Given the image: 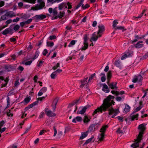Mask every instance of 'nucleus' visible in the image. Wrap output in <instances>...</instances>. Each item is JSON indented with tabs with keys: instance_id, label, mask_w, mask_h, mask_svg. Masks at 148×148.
I'll use <instances>...</instances> for the list:
<instances>
[{
	"instance_id": "nucleus-52",
	"label": "nucleus",
	"mask_w": 148,
	"mask_h": 148,
	"mask_svg": "<svg viewBox=\"0 0 148 148\" xmlns=\"http://www.w3.org/2000/svg\"><path fill=\"white\" fill-rule=\"evenodd\" d=\"M32 61V60L26 62L24 64L26 65H29L31 64Z\"/></svg>"
},
{
	"instance_id": "nucleus-20",
	"label": "nucleus",
	"mask_w": 148,
	"mask_h": 148,
	"mask_svg": "<svg viewBox=\"0 0 148 148\" xmlns=\"http://www.w3.org/2000/svg\"><path fill=\"white\" fill-rule=\"evenodd\" d=\"M39 53L40 52L38 51L37 50L36 51L34 55V56L32 58L33 60H35L38 58L39 55Z\"/></svg>"
},
{
	"instance_id": "nucleus-55",
	"label": "nucleus",
	"mask_w": 148,
	"mask_h": 148,
	"mask_svg": "<svg viewBox=\"0 0 148 148\" xmlns=\"http://www.w3.org/2000/svg\"><path fill=\"white\" fill-rule=\"evenodd\" d=\"M98 38V36L96 37H92L91 38V39L94 41H96Z\"/></svg>"
},
{
	"instance_id": "nucleus-12",
	"label": "nucleus",
	"mask_w": 148,
	"mask_h": 148,
	"mask_svg": "<svg viewBox=\"0 0 148 148\" xmlns=\"http://www.w3.org/2000/svg\"><path fill=\"white\" fill-rule=\"evenodd\" d=\"M88 108H89V106H85L83 108L82 110L79 111H77V113L78 114H83L85 112L86 110Z\"/></svg>"
},
{
	"instance_id": "nucleus-56",
	"label": "nucleus",
	"mask_w": 148,
	"mask_h": 148,
	"mask_svg": "<svg viewBox=\"0 0 148 148\" xmlns=\"http://www.w3.org/2000/svg\"><path fill=\"white\" fill-rule=\"evenodd\" d=\"M5 70L7 71H10V68L9 67V66H5Z\"/></svg>"
},
{
	"instance_id": "nucleus-9",
	"label": "nucleus",
	"mask_w": 148,
	"mask_h": 148,
	"mask_svg": "<svg viewBox=\"0 0 148 148\" xmlns=\"http://www.w3.org/2000/svg\"><path fill=\"white\" fill-rule=\"evenodd\" d=\"M45 6V3L44 2L40 3L39 5L36 4L35 7V10H38L42 9Z\"/></svg>"
},
{
	"instance_id": "nucleus-60",
	"label": "nucleus",
	"mask_w": 148,
	"mask_h": 148,
	"mask_svg": "<svg viewBox=\"0 0 148 148\" xmlns=\"http://www.w3.org/2000/svg\"><path fill=\"white\" fill-rule=\"evenodd\" d=\"M95 73H94L92 74L91 75L90 77L89 78L88 81L89 82L90 80L92 79H93V78L95 76Z\"/></svg>"
},
{
	"instance_id": "nucleus-8",
	"label": "nucleus",
	"mask_w": 148,
	"mask_h": 148,
	"mask_svg": "<svg viewBox=\"0 0 148 148\" xmlns=\"http://www.w3.org/2000/svg\"><path fill=\"white\" fill-rule=\"evenodd\" d=\"M143 77L140 75L136 76L132 79V82L134 83H136L137 81L140 82L143 79Z\"/></svg>"
},
{
	"instance_id": "nucleus-11",
	"label": "nucleus",
	"mask_w": 148,
	"mask_h": 148,
	"mask_svg": "<svg viewBox=\"0 0 148 148\" xmlns=\"http://www.w3.org/2000/svg\"><path fill=\"white\" fill-rule=\"evenodd\" d=\"M99 30L97 33V34H99L104 32L105 29L104 26L103 25H99L98 26Z\"/></svg>"
},
{
	"instance_id": "nucleus-29",
	"label": "nucleus",
	"mask_w": 148,
	"mask_h": 148,
	"mask_svg": "<svg viewBox=\"0 0 148 148\" xmlns=\"http://www.w3.org/2000/svg\"><path fill=\"white\" fill-rule=\"evenodd\" d=\"M112 77L111 72V71H109L107 75V80H110Z\"/></svg>"
},
{
	"instance_id": "nucleus-19",
	"label": "nucleus",
	"mask_w": 148,
	"mask_h": 148,
	"mask_svg": "<svg viewBox=\"0 0 148 148\" xmlns=\"http://www.w3.org/2000/svg\"><path fill=\"white\" fill-rule=\"evenodd\" d=\"M114 65L116 66L120 67L121 66V62L119 60L116 61L114 63Z\"/></svg>"
},
{
	"instance_id": "nucleus-64",
	"label": "nucleus",
	"mask_w": 148,
	"mask_h": 148,
	"mask_svg": "<svg viewBox=\"0 0 148 148\" xmlns=\"http://www.w3.org/2000/svg\"><path fill=\"white\" fill-rule=\"evenodd\" d=\"M12 22V20L11 19H9L7 20L5 23L6 24L8 25L10 23Z\"/></svg>"
},
{
	"instance_id": "nucleus-46",
	"label": "nucleus",
	"mask_w": 148,
	"mask_h": 148,
	"mask_svg": "<svg viewBox=\"0 0 148 148\" xmlns=\"http://www.w3.org/2000/svg\"><path fill=\"white\" fill-rule=\"evenodd\" d=\"M9 33L7 29H5L2 32V34L4 35H6Z\"/></svg>"
},
{
	"instance_id": "nucleus-4",
	"label": "nucleus",
	"mask_w": 148,
	"mask_h": 148,
	"mask_svg": "<svg viewBox=\"0 0 148 148\" xmlns=\"http://www.w3.org/2000/svg\"><path fill=\"white\" fill-rule=\"evenodd\" d=\"M10 16L11 17L15 16L16 15L13 12L10 11L9 12H6L4 15L2 16L1 17V19L2 20H5L7 19V17Z\"/></svg>"
},
{
	"instance_id": "nucleus-33",
	"label": "nucleus",
	"mask_w": 148,
	"mask_h": 148,
	"mask_svg": "<svg viewBox=\"0 0 148 148\" xmlns=\"http://www.w3.org/2000/svg\"><path fill=\"white\" fill-rule=\"evenodd\" d=\"M57 73L56 72L54 71L53 72L51 75V78L52 79H54L55 78V77L56 76Z\"/></svg>"
},
{
	"instance_id": "nucleus-47",
	"label": "nucleus",
	"mask_w": 148,
	"mask_h": 148,
	"mask_svg": "<svg viewBox=\"0 0 148 148\" xmlns=\"http://www.w3.org/2000/svg\"><path fill=\"white\" fill-rule=\"evenodd\" d=\"M52 12L53 13V15L54 16L56 15L58 13L57 11L56 8L53 9Z\"/></svg>"
},
{
	"instance_id": "nucleus-14",
	"label": "nucleus",
	"mask_w": 148,
	"mask_h": 148,
	"mask_svg": "<svg viewBox=\"0 0 148 148\" xmlns=\"http://www.w3.org/2000/svg\"><path fill=\"white\" fill-rule=\"evenodd\" d=\"M117 83L116 82L114 83L112 82L109 85V87L112 89H117V87L116 86Z\"/></svg>"
},
{
	"instance_id": "nucleus-24",
	"label": "nucleus",
	"mask_w": 148,
	"mask_h": 148,
	"mask_svg": "<svg viewBox=\"0 0 148 148\" xmlns=\"http://www.w3.org/2000/svg\"><path fill=\"white\" fill-rule=\"evenodd\" d=\"M94 137L93 136H92L90 138H89L86 141L85 143L83 145H84L87 144L90 142L93 139Z\"/></svg>"
},
{
	"instance_id": "nucleus-18",
	"label": "nucleus",
	"mask_w": 148,
	"mask_h": 148,
	"mask_svg": "<svg viewBox=\"0 0 148 148\" xmlns=\"http://www.w3.org/2000/svg\"><path fill=\"white\" fill-rule=\"evenodd\" d=\"M88 131L84 132L82 134L81 136L80 137V139H83L84 138L86 137L88 134Z\"/></svg>"
},
{
	"instance_id": "nucleus-6",
	"label": "nucleus",
	"mask_w": 148,
	"mask_h": 148,
	"mask_svg": "<svg viewBox=\"0 0 148 148\" xmlns=\"http://www.w3.org/2000/svg\"><path fill=\"white\" fill-rule=\"evenodd\" d=\"M100 125V124L99 123H94L91 125L89 127L88 131H92L93 130H94L97 129L98 127Z\"/></svg>"
},
{
	"instance_id": "nucleus-25",
	"label": "nucleus",
	"mask_w": 148,
	"mask_h": 148,
	"mask_svg": "<svg viewBox=\"0 0 148 148\" xmlns=\"http://www.w3.org/2000/svg\"><path fill=\"white\" fill-rule=\"evenodd\" d=\"M130 109V106L126 104L125 106V108L124 109V111L126 112H127L129 111Z\"/></svg>"
},
{
	"instance_id": "nucleus-26",
	"label": "nucleus",
	"mask_w": 148,
	"mask_h": 148,
	"mask_svg": "<svg viewBox=\"0 0 148 148\" xmlns=\"http://www.w3.org/2000/svg\"><path fill=\"white\" fill-rule=\"evenodd\" d=\"M145 11L146 10H143V12L140 14L138 16H137V17H134V18H141L142 16L143 15H146V14H144V13H145Z\"/></svg>"
},
{
	"instance_id": "nucleus-15",
	"label": "nucleus",
	"mask_w": 148,
	"mask_h": 148,
	"mask_svg": "<svg viewBox=\"0 0 148 148\" xmlns=\"http://www.w3.org/2000/svg\"><path fill=\"white\" fill-rule=\"evenodd\" d=\"M46 114L48 116L54 117L56 116L55 113L53 112L51 110H48V112H46Z\"/></svg>"
},
{
	"instance_id": "nucleus-41",
	"label": "nucleus",
	"mask_w": 148,
	"mask_h": 148,
	"mask_svg": "<svg viewBox=\"0 0 148 148\" xmlns=\"http://www.w3.org/2000/svg\"><path fill=\"white\" fill-rule=\"evenodd\" d=\"M89 7V5L88 4H86L85 5L83 4L82 5V7L84 9H86Z\"/></svg>"
},
{
	"instance_id": "nucleus-51",
	"label": "nucleus",
	"mask_w": 148,
	"mask_h": 148,
	"mask_svg": "<svg viewBox=\"0 0 148 148\" xmlns=\"http://www.w3.org/2000/svg\"><path fill=\"white\" fill-rule=\"evenodd\" d=\"M67 5L68 6V7L67 8L68 9H71L72 8V5L69 2H67Z\"/></svg>"
},
{
	"instance_id": "nucleus-42",
	"label": "nucleus",
	"mask_w": 148,
	"mask_h": 148,
	"mask_svg": "<svg viewBox=\"0 0 148 148\" xmlns=\"http://www.w3.org/2000/svg\"><path fill=\"white\" fill-rule=\"evenodd\" d=\"M60 66V64L59 63H58L56 66H54L53 67L52 69L55 70L56 69L58 68Z\"/></svg>"
},
{
	"instance_id": "nucleus-45",
	"label": "nucleus",
	"mask_w": 148,
	"mask_h": 148,
	"mask_svg": "<svg viewBox=\"0 0 148 148\" xmlns=\"http://www.w3.org/2000/svg\"><path fill=\"white\" fill-rule=\"evenodd\" d=\"M4 81L5 82V83L4 84H3L1 85V88H3V87H4L6 86L7 85V84L8 83V80H4Z\"/></svg>"
},
{
	"instance_id": "nucleus-3",
	"label": "nucleus",
	"mask_w": 148,
	"mask_h": 148,
	"mask_svg": "<svg viewBox=\"0 0 148 148\" xmlns=\"http://www.w3.org/2000/svg\"><path fill=\"white\" fill-rule=\"evenodd\" d=\"M84 37L83 38L84 41L83 44L84 45L81 49L82 51L85 50L87 49L88 47V41L89 38L88 36V35L86 34L84 35Z\"/></svg>"
},
{
	"instance_id": "nucleus-57",
	"label": "nucleus",
	"mask_w": 148,
	"mask_h": 148,
	"mask_svg": "<svg viewBox=\"0 0 148 148\" xmlns=\"http://www.w3.org/2000/svg\"><path fill=\"white\" fill-rule=\"evenodd\" d=\"M26 24H27V23L25 21L22 22L20 23V25L21 27H23Z\"/></svg>"
},
{
	"instance_id": "nucleus-54",
	"label": "nucleus",
	"mask_w": 148,
	"mask_h": 148,
	"mask_svg": "<svg viewBox=\"0 0 148 148\" xmlns=\"http://www.w3.org/2000/svg\"><path fill=\"white\" fill-rule=\"evenodd\" d=\"M53 129L54 130V134L53 135V136H55L57 134V131L56 128V127L55 126H53Z\"/></svg>"
},
{
	"instance_id": "nucleus-35",
	"label": "nucleus",
	"mask_w": 148,
	"mask_h": 148,
	"mask_svg": "<svg viewBox=\"0 0 148 148\" xmlns=\"http://www.w3.org/2000/svg\"><path fill=\"white\" fill-rule=\"evenodd\" d=\"M30 99L31 98L30 97H26L24 99V101L26 104H27L30 101Z\"/></svg>"
},
{
	"instance_id": "nucleus-22",
	"label": "nucleus",
	"mask_w": 148,
	"mask_h": 148,
	"mask_svg": "<svg viewBox=\"0 0 148 148\" xmlns=\"http://www.w3.org/2000/svg\"><path fill=\"white\" fill-rule=\"evenodd\" d=\"M13 25H11L10 27L7 28L10 34L12 35L13 33Z\"/></svg>"
},
{
	"instance_id": "nucleus-31",
	"label": "nucleus",
	"mask_w": 148,
	"mask_h": 148,
	"mask_svg": "<svg viewBox=\"0 0 148 148\" xmlns=\"http://www.w3.org/2000/svg\"><path fill=\"white\" fill-rule=\"evenodd\" d=\"M65 14V12L64 11L60 12L58 15L59 17V18H61L64 16Z\"/></svg>"
},
{
	"instance_id": "nucleus-48",
	"label": "nucleus",
	"mask_w": 148,
	"mask_h": 148,
	"mask_svg": "<svg viewBox=\"0 0 148 148\" xmlns=\"http://www.w3.org/2000/svg\"><path fill=\"white\" fill-rule=\"evenodd\" d=\"M143 46V44H138L137 45V43L136 45V48H140L142 47Z\"/></svg>"
},
{
	"instance_id": "nucleus-13",
	"label": "nucleus",
	"mask_w": 148,
	"mask_h": 148,
	"mask_svg": "<svg viewBox=\"0 0 148 148\" xmlns=\"http://www.w3.org/2000/svg\"><path fill=\"white\" fill-rule=\"evenodd\" d=\"M102 90L106 93H108L110 91L108 86L105 84H103V88Z\"/></svg>"
},
{
	"instance_id": "nucleus-34",
	"label": "nucleus",
	"mask_w": 148,
	"mask_h": 148,
	"mask_svg": "<svg viewBox=\"0 0 148 148\" xmlns=\"http://www.w3.org/2000/svg\"><path fill=\"white\" fill-rule=\"evenodd\" d=\"M47 46L48 47H52L54 45V43L53 42H50L47 41Z\"/></svg>"
},
{
	"instance_id": "nucleus-10",
	"label": "nucleus",
	"mask_w": 148,
	"mask_h": 148,
	"mask_svg": "<svg viewBox=\"0 0 148 148\" xmlns=\"http://www.w3.org/2000/svg\"><path fill=\"white\" fill-rule=\"evenodd\" d=\"M58 98H55L52 103L51 106L52 107V109L53 111H55L56 108V105L58 101Z\"/></svg>"
},
{
	"instance_id": "nucleus-27",
	"label": "nucleus",
	"mask_w": 148,
	"mask_h": 148,
	"mask_svg": "<svg viewBox=\"0 0 148 148\" xmlns=\"http://www.w3.org/2000/svg\"><path fill=\"white\" fill-rule=\"evenodd\" d=\"M125 97L124 96H122L121 97L117 96L115 98L116 100L117 101H120L122 99H124Z\"/></svg>"
},
{
	"instance_id": "nucleus-53",
	"label": "nucleus",
	"mask_w": 148,
	"mask_h": 148,
	"mask_svg": "<svg viewBox=\"0 0 148 148\" xmlns=\"http://www.w3.org/2000/svg\"><path fill=\"white\" fill-rule=\"evenodd\" d=\"M7 115L8 116H13V114L12 113L10 112V110H9L7 114Z\"/></svg>"
},
{
	"instance_id": "nucleus-7",
	"label": "nucleus",
	"mask_w": 148,
	"mask_h": 148,
	"mask_svg": "<svg viewBox=\"0 0 148 148\" xmlns=\"http://www.w3.org/2000/svg\"><path fill=\"white\" fill-rule=\"evenodd\" d=\"M136 112H137L136 111V110H135L133 111L132 113L131 114L130 116L129 117V119L131 121H133L135 119L136 120H138V119L137 118L138 116V114H137L136 115L133 114H134Z\"/></svg>"
},
{
	"instance_id": "nucleus-40",
	"label": "nucleus",
	"mask_w": 148,
	"mask_h": 148,
	"mask_svg": "<svg viewBox=\"0 0 148 148\" xmlns=\"http://www.w3.org/2000/svg\"><path fill=\"white\" fill-rule=\"evenodd\" d=\"M125 94V92L124 91H121L120 92L117 91L116 92V96L119 95H122Z\"/></svg>"
},
{
	"instance_id": "nucleus-32",
	"label": "nucleus",
	"mask_w": 148,
	"mask_h": 148,
	"mask_svg": "<svg viewBox=\"0 0 148 148\" xmlns=\"http://www.w3.org/2000/svg\"><path fill=\"white\" fill-rule=\"evenodd\" d=\"M90 121L88 117L86 116H84L83 119V121L84 123H87L88 122Z\"/></svg>"
},
{
	"instance_id": "nucleus-50",
	"label": "nucleus",
	"mask_w": 148,
	"mask_h": 148,
	"mask_svg": "<svg viewBox=\"0 0 148 148\" xmlns=\"http://www.w3.org/2000/svg\"><path fill=\"white\" fill-rule=\"evenodd\" d=\"M38 103V100L36 101L35 102H34L33 103L31 104L32 106L33 107L37 105Z\"/></svg>"
},
{
	"instance_id": "nucleus-23",
	"label": "nucleus",
	"mask_w": 148,
	"mask_h": 148,
	"mask_svg": "<svg viewBox=\"0 0 148 148\" xmlns=\"http://www.w3.org/2000/svg\"><path fill=\"white\" fill-rule=\"evenodd\" d=\"M98 138H99V140L102 141L104 138V134L103 133H101L100 135L99 136Z\"/></svg>"
},
{
	"instance_id": "nucleus-16",
	"label": "nucleus",
	"mask_w": 148,
	"mask_h": 148,
	"mask_svg": "<svg viewBox=\"0 0 148 148\" xmlns=\"http://www.w3.org/2000/svg\"><path fill=\"white\" fill-rule=\"evenodd\" d=\"M132 56V54L130 53H127L123 55L121 58V60H123L126 58L127 57H130Z\"/></svg>"
},
{
	"instance_id": "nucleus-38",
	"label": "nucleus",
	"mask_w": 148,
	"mask_h": 148,
	"mask_svg": "<svg viewBox=\"0 0 148 148\" xmlns=\"http://www.w3.org/2000/svg\"><path fill=\"white\" fill-rule=\"evenodd\" d=\"M33 106L31 104L29 105L27 107H26L24 109V112L26 111L27 110L31 108H32Z\"/></svg>"
},
{
	"instance_id": "nucleus-63",
	"label": "nucleus",
	"mask_w": 148,
	"mask_h": 148,
	"mask_svg": "<svg viewBox=\"0 0 148 148\" xmlns=\"http://www.w3.org/2000/svg\"><path fill=\"white\" fill-rule=\"evenodd\" d=\"M49 38L51 40L55 39L56 38V37L55 35L50 36Z\"/></svg>"
},
{
	"instance_id": "nucleus-49",
	"label": "nucleus",
	"mask_w": 148,
	"mask_h": 148,
	"mask_svg": "<svg viewBox=\"0 0 148 148\" xmlns=\"http://www.w3.org/2000/svg\"><path fill=\"white\" fill-rule=\"evenodd\" d=\"M76 119L77 121L78 122L81 121L82 120V118L80 116H77L76 117Z\"/></svg>"
},
{
	"instance_id": "nucleus-21",
	"label": "nucleus",
	"mask_w": 148,
	"mask_h": 148,
	"mask_svg": "<svg viewBox=\"0 0 148 148\" xmlns=\"http://www.w3.org/2000/svg\"><path fill=\"white\" fill-rule=\"evenodd\" d=\"M64 7H65V8H67V6H66V5L64 3L61 4L60 5H59V9L60 10H62Z\"/></svg>"
},
{
	"instance_id": "nucleus-30",
	"label": "nucleus",
	"mask_w": 148,
	"mask_h": 148,
	"mask_svg": "<svg viewBox=\"0 0 148 148\" xmlns=\"http://www.w3.org/2000/svg\"><path fill=\"white\" fill-rule=\"evenodd\" d=\"M24 1L31 3L34 4L36 0H23Z\"/></svg>"
},
{
	"instance_id": "nucleus-2",
	"label": "nucleus",
	"mask_w": 148,
	"mask_h": 148,
	"mask_svg": "<svg viewBox=\"0 0 148 148\" xmlns=\"http://www.w3.org/2000/svg\"><path fill=\"white\" fill-rule=\"evenodd\" d=\"M138 129L140 130V131L136 139L134 140V143L131 145V147L133 148H138L139 147V143L142 139L144 134V132L145 130V127L143 124H141L138 126Z\"/></svg>"
},
{
	"instance_id": "nucleus-62",
	"label": "nucleus",
	"mask_w": 148,
	"mask_h": 148,
	"mask_svg": "<svg viewBox=\"0 0 148 148\" xmlns=\"http://www.w3.org/2000/svg\"><path fill=\"white\" fill-rule=\"evenodd\" d=\"M5 122L4 121H2L0 122V127H1L3 126L4 124L5 123Z\"/></svg>"
},
{
	"instance_id": "nucleus-39",
	"label": "nucleus",
	"mask_w": 148,
	"mask_h": 148,
	"mask_svg": "<svg viewBox=\"0 0 148 148\" xmlns=\"http://www.w3.org/2000/svg\"><path fill=\"white\" fill-rule=\"evenodd\" d=\"M118 21L117 20H115L113 22V25L112 26L114 27H116V24H118Z\"/></svg>"
},
{
	"instance_id": "nucleus-5",
	"label": "nucleus",
	"mask_w": 148,
	"mask_h": 148,
	"mask_svg": "<svg viewBox=\"0 0 148 148\" xmlns=\"http://www.w3.org/2000/svg\"><path fill=\"white\" fill-rule=\"evenodd\" d=\"M46 17V15L45 14H41L36 15L33 17L32 18L36 22H38L40 20H42Z\"/></svg>"
},
{
	"instance_id": "nucleus-59",
	"label": "nucleus",
	"mask_w": 148,
	"mask_h": 148,
	"mask_svg": "<svg viewBox=\"0 0 148 148\" xmlns=\"http://www.w3.org/2000/svg\"><path fill=\"white\" fill-rule=\"evenodd\" d=\"M45 113L44 112H41L40 113V114L39 116V118H41L44 116L45 115Z\"/></svg>"
},
{
	"instance_id": "nucleus-44",
	"label": "nucleus",
	"mask_w": 148,
	"mask_h": 148,
	"mask_svg": "<svg viewBox=\"0 0 148 148\" xmlns=\"http://www.w3.org/2000/svg\"><path fill=\"white\" fill-rule=\"evenodd\" d=\"M148 57V52L146 53L143 56L141 59H145L147 58Z\"/></svg>"
},
{
	"instance_id": "nucleus-28",
	"label": "nucleus",
	"mask_w": 148,
	"mask_h": 148,
	"mask_svg": "<svg viewBox=\"0 0 148 148\" xmlns=\"http://www.w3.org/2000/svg\"><path fill=\"white\" fill-rule=\"evenodd\" d=\"M115 29H120L122 30V31H124L126 30V29H125V27L123 26H118Z\"/></svg>"
},
{
	"instance_id": "nucleus-61",
	"label": "nucleus",
	"mask_w": 148,
	"mask_h": 148,
	"mask_svg": "<svg viewBox=\"0 0 148 148\" xmlns=\"http://www.w3.org/2000/svg\"><path fill=\"white\" fill-rule=\"evenodd\" d=\"M116 132L117 133L120 134H122L123 133V131L121 130L120 128H118Z\"/></svg>"
},
{
	"instance_id": "nucleus-1",
	"label": "nucleus",
	"mask_w": 148,
	"mask_h": 148,
	"mask_svg": "<svg viewBox=\"0 0 148 148\" xmlns=\"http://www.w3.org/2000/svg\"><path fill=\"white\" fill-rule=\"evenodd\" d=\"M114 98V96L109 95L106 99H104L102 105L95 110L92 115H94L97 114V112H100L102 113L103 111L105 112L108 110L109 115H112L114 114L112 116V118H114L116 116L119 111V109H114L112 107V105H114L115 102L113 100L111 101V100Z\"/></svg>"
},
{
	"instance_id": "nucleus-58",
	"label": "nucleus",
	"mask_w": 148,
	"mask_h": 148,
	"mask_svg": "<svg viewBox=\"0 0 148 148\" xmlns=\"http://www.w3.org/2000/svg\"><path fill=\"white\" fill-rule=\"evenodd\" d=\"M83 3H81L80 2L79 3L78 5L76 6V8H75V10L77 9H78L80 7L81 5L82 6V5L83 4Z\"/></svg>"
},
{
	"instance_id": "nucleus-17",
	"label": "nucleus",
	"mask_w": 148,
	"mask_h": 148,
	"mask_svg": "<svg viewBox=\"0 0 148 148\" xmlns=\"http://www.w3.org/2000/svg\"><path fill=\"white\" fill-rule=\"evenodd\" d=\"M108 126L107 125H106L103 126L102 128L101 129L100 132L101 133H103L104 134L106 130V129L108 127Z\"/></svg>"
},
{
	"instance_id": "nucleus-43",
	"label": "nucleus",
	"mask_w": 148,
	"mask_h": 148,
	"mask_svg": "<svg viewBox=\"0 0 148 148\" xmlns=\"http://www.w3.org/2000/svg\"><path fill=\"white\" fill-rule=\"evenodd\" d=\"M47 90V88L45 87H42L40 90L43 93L46 92Z\"/></svg>"
},
{
	"instance_id": "nucleus-36",
	"label": "nucleus",
	"mask_w": 148,
	"mask_h": 148,
	"mask_svg": "<svg viewBox=\"0 0 148 148\" xmlns=\"http://www.w3.org/2000/svg\"><path fill=\"white\" fill-rule=\"evenodd\" d=\"M76 42V41L75 40H72L70 43L68 45V46L69 47H71L73 45H74Z\"/></svg>"
},
{
	"instance_id": "nucleus-37",
	"label": "nucleus",
	"mask_w": 148,
	"mask_h": 148,
	"mask_svg": "<svg viewBox=\"0 0 148 148\" xmlns=\"http://www.w3.org/2000/svg\"><path fill=\"white\" fill-rule=\"evenodd\" d=\"M20 28V26L18 25H16L14 27H12L13 29L15 31L18 30Z\"/></svg>"
}]
</instances>
